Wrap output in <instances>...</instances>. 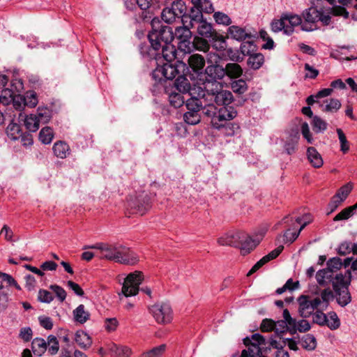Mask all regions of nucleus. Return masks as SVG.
Here are the masks:
<instances>
[{
	"instance_id": "obj_58",
	"label": "nucleus",
	"mask_w": 357,
	"mask_h": 357,
	"mask_svg": "<svg viewBox=\"0 0 357 357\" xmlns=\"http://www.w3.org/2000/svg\"><path fill=\"white\" fill-rule=\"evenodd\" d=\"M14 96L12 90L6 88L1 90L0 92V103L3 105H8Z\"/></svg>"
},
{
	"instance_id": "obj_2",
	"label": "nucleus",
	"mask_w": 357,
	"mask_h": 357,
	"mask_svg": "<svg viewBox=\"0 0 357 357\" xmlns=\"http://www.w3.org/2000/svg\"><path fill=\"white\" fill-rule=\"evenodd\" d=\"M328 10H325L324 0H311L310 7L303 12V17L305 23L314 24L321 22L324 25H328L331 17L328 15Z\"/></svg>"
},
{
	"instance_id": "obj_64",
	"label": "nucleus",
	"mask_w": 357,
	"mask_h": 357,
	"mask_svg": "<svg viewBox=\"0 0 357 357\" xmlns=\"http://www.w3.org/2000/svg\"><path fill=\"white\" fill-rule=\"evenodd\" d=\"M227 54L229 59L235 63L241 62L244 59V56L241 54V51L237 50H232L231 48H229L227 50Z\"/></svg>"
},
{
	"instance_id": "obj_31",
	"label": "nucleus",
	"mask_w": 357,
	"mask_h": 357,
	"mask_svg": "<svg viewBox=\"0 0 357 357\" xmlns=\"http://www.w3.org/2000/svg\"><path fill=\"white\" fill-rule=\"evenodd\" d=\"M160 50L161 52L157 54V55L161 54L167 62H171L176 58V50L172 43L162 46Z\"/></svg>"
},
{
	"instance_id": "obj_59",
	"label": "nucleus",
	"mask_w": 357,
	"mask_h": 357,
	"mask_svg": "<svg viewBox=\"0 0 357 357\" xmlns=\"http://www.w3.org/2000/svg\"><path fill=\"white\" fill-rule=\"evenodd\" d=\"M354 213V208L351 206H349L344 209H343L342 211H340L338 214H337L334 218V221H340V220H348L350 217H351Z\"/></svg>"
},
{
	"instance_id": "obj_25",
	"label": "nucleus",
	"mask_w": 357,
	"mask_h": 357,
	"mask_svg": "<svg viewBox=\"0 0 357 357\" xmlns=\"http://www.w3.org/2000/svg\"><path fill=\"white\" fill-rule=\"evenodd\" d=\"M197 31L199 36L207 38L208 40L213 39V37H216L217 32L213 28L211 24L204 20L202 22H199Z\"/></svg>"
},
{
	"instance_id": "obj_57",
	"label": "nucleus",
	"mask_w": 357,
	"mask_h": 357,
	"mask_svg": "<svg viewBox=\"0 0 357 357\" xmlns=\"http://www.w3.org/2000/svg\"><path fill=\"white\" fill-rule=\"evenodd\" d=\"M327 267L326 268L331 271L333 273L340 270L342 266V262L340 258L336 257L330 259L327 261Z\"/></svg>"
},
{
	"instance_id": "obj_6",
	"label": "nucleus",
	"mask_w": 357,
	"mask_h": 357,
	"mask_svg": "<svg viewBox=\"0 0 357 357\" xmlns=\"http://www.w3.org/2000/svg\"><path fill=\"white\" fill-rule=\"evenodd\" d=\"M186 11L187 7L184 1L174 0L169 6L163 8L161 17L167 24H172L176 20H182Z\"/></svg>"
},
{
	"instance_id": "obj_3",
	"label": "nucleus",
	"mask_w": 357,
	"mask_h": 357,
	"mask_svg": "<svg viewBox=\"0 0 357 357\" xmlns=\"http://www.w3.org/2000/svg\"><path fill=\"white\" fill-rule=\"evenodd\" d=\"M243 343L248 348L242 351L241 357H259L271 350L268 341L259 333L253 334L251 337L244 338Z\"/></svg>"
},
{
	"instance_id": "obj_21",
	"label": "nucleus",
	"mask_w": 357,
	"mask_h": 357,
	"mask_svg": "<svg viewBox=\"0 0 357 357\" xmlns=\"http://www.w3.org/2000/svg\"><path fill=\"white\" fill-rule=\"evenodd\" d=\"M283 248L284 247L282 245H280L277 248L271 251L270 253L263 257L252 267V268L248 273L247 275H251L252 274L257 271L264 264H266L271 260L275 259L281 253Z\"/></svg>"
},
{
	"instance_id": "obj_55",
	"label": "nucleus",
	"mask_w": 357,
	"mask_h": 357,
	"mask_svg": "<svg viewBox=\"0 0 357 357\" xmlns=\"http://www.w3.org/2000/svg\"><path fill=\"white\" fill-rule=\"evenodd\" d=\"M6 132L8 136L14 140L18 139L21 136L20 127L15 123H10L8 126Z\"/></svg>"
},
{
	"instance_id": "obj_4",
	"label": "nucleus",
	"mask_w": 357,
	"mask_h": 357,
	"mask_svg": "<svg viewBox=\"0 0 357 357\" xmlns=\"http://www.w3.org/2000/svg\"><path fill=\"white\" fill-rule=\"evenodd\" d=\"M152 48L159 51L163 45L172 43L174 38L172 29L168 26H161L159 29H153L148 36Z\"/></svg>"
},
{
	"instance_id": "obj_17",
	"label": "nucleus",
	"mask_w": 357,
	"mask_h": 357,
	"mask_svg": "<svg viewBox=\"0 0 357 357\" xmlns=\"http://www.w3.org/2000/svg\"><path fill=\"white\" fill-rule=\"evenodd\" d=\"M282 317L283 319L275 321L274 331L277 334H281L285 331L291 333V328L294 325V321L287 309L283 310Z\"/></svg>"
},
{
	"instance_id": "obj_9",
	"label": "nucleus",
	"mask_w": 357,
	"mask_h": 357,
	"mask_svg": "<svg viewBox=\"0 0 357 357\" xmlns=\"http://www.w3.org/2000/svg\"><path fill=\"white\" fill-rule=\"evenodd\" d=\"M144 280V275L141 271H135L128 275L122 287V293L126 297L135 296L139 290V284Z\"/></svg>"
},
{
	"instance_id": "obj_50",
	"label": "nucleus",
	"mask_w": 357,
	"mask_h": 357,
	"mask_svg": "<svg viewBox=\"0 0 357 357\" xmlns=\"http://www.w3.org/2000/svg\"><path fill=\"white\" fill-rule=\"evenodd\" d=\"M37 116L38 124L47 123L51 117V111L48 108H38L37 113L35 114Z\"/></svg>"
},
{
	"instance_id": "obj_16",
	"label": "nucleus",
	"mask_w": 357,
	"mask_h": 357,
	"mask_svg": "<svg viewBox=\"0 0 357 357\" xmlns=\"http://www.w3.org/2000/svg\"><path fill=\"white\" fill-rule=\"evenodd\" d=\"M227 33L231 38L237 41H244L245 40L255 39L256 38L250 30L245 27L232 25L228 28Z\"/></svg>"
},
{
	"instance_id": "obj_35",
	"label": "nucleus",
	"mask_w": 357,
	"mask_h": 357,
	"mask_svg": "<svg viewBox=\"0 0 357 357\" xmlns=\"http://www.w3.org/2000/svg\"><path fill=\"white\" fill-rule=\"evenodd\" d=\"M47 344L46 341L41 337H36L32 340L31 349L36 356H42L47 350Z\"/></svg>"
},
{
	"instance_id": "obj_14",
	"label": "nucleus",
	"mask_w": 357,
	"mask_h": 357,
	"mask_svg": "<svg viewBox=\"0 0 357 357\" xmlns=\"http://www.w3.org/2000/svg\"><path fill=\"white\" fill-rule=\"evenodd\" d=\"M213 86H215V88L207 89V92L212 96L214 102L218 105L228 107L234 99L232 93L220 89L221 86L219 84H215Z\"/></svg>"
},
{
	"instance_id": "obj_11",
	"label": "nucleus",
	"mask_w": 357,
	"mask_h": 357,
	"mask_svg": "<svg viewBox=\"0 0 357 357\" xmlns=\"http://www.w3.org/2000/svg\"><path fill=\"white\" fill-rule=\"evenodd\" d=\"M156 321L159 324H167L172 319V310L167 303H157L150 308Z\"/></svg>"
},
{
	"instance_id": "obj_40",
	"label": "nucleus",
	"mask_w": 357,
	"mask_h": 357,
	"mask_svg": "<svg viewBox=\"0 0 357 357\" xmlns=\"http://www.w3.org/2000/svg\"><path fill=\"white\" fill-rule=\"evenodd\" d=\"M225 75L231 78H237L239 77L243 73V69L236 63H229L226 65L225 68Z\"/></svg>"
},
{
	"instance_id": "obj_54",
	"label": "nucleus",
	"mask_w": 357,
	"mask_h": 357,
	"mask_svg": "<svg viewBox=\"0 0 357 357\" xmlns=\"http://www.w3.org/2000/svg\"><path fill=\"white\" fill-rule=\"evenodd\" d=\"M312 315V321L314 324H316L319 326H326L328 321V317L326 314H324L322 311L316 310Z\"/></svg>"
},
{
	"instance_id": "obj_62",
	"label": "nucleus",
	"mask_w": 357,
	"mask_h": 357,
	"mask_svg": "<svg viewBox=\"0 0 357 357\" xmlns=\"http://www.w3.org/2000/svg\"><path fill=\"white\" fill-rule=\"evenodd\" d=\"M231 88L234 92L241 94L247 91L248 86L245 81L240 79L231 84Z\"/></svg>"
},
{
	"instance_id": "obj_41",
	"label": "nucleus",
	"mask_w": 357,
	"mask_h": 357,
	"mask_svg": "<svg viewBox=\"0 0 357 357\" xmlns=\"http://www.w3.org/2000/svg\"><path fill=\"white\" fill-rule=\"evenodd\" d=\"M300 343L302 347L308 351H313L317 347V340L312 334H307L301 338Z\"/></svg>"
},
{
	"instance_id": "obj_12",
	"label": "nucleus",
	"mask_w": 357,
	"mask_h": 357,
	"mask_svg": "<svg viewBox=\"0 0 357 357\" xmlns=\"http://www.w3.org/2000/svg\"><path fill=\"white\" fill-rule=\"evenodd\" d=\"M220 59V56L215 53L208 54V63L211 64L206 68L205 73L211 79H221L225 75V68L218 64Z\"/></svg>"
},
{
	"instance_id": "obj_15",
	"label": "nucleus",
	"mask_w": 357,
	"mask_h": 357,
	"mask_svg": "<svg viewBox=\"0 0 357 357\" xmlns=\"http://www.w3.org/2000/svg\"><path fill=\"white\" fill-rule=\"evenodd\" d=\"M264 234V231L257 235L255 238L243 231V237L239 239V247L241 254L245 255L250 252L259 243Z\"/></svg>"
},
{
	"instance_id": "obj_43",
	"label": "nucleus",
	"mask_w": 357,
	"mask_h": 357,
	"mask_svg": "<svg viewBox=\"0 0 357 357\" xmlns=\"http://www.w3.org/2000/svg\"><path fill=\"white\" fill-rule=\"evenodd\" d=\"M167 93H168V98L169 103L172 106H173L175 108H179L183 104H185V100H184L183 96L179 93L176 92H168L167 91Z\"/></svg>"
},
{
	"instance_id": "obj_48",
	"label": "nucleus",
	"mask_w": 357,
	"mask_h": 357,
	"mask_svg": "<svg viewBox=\"0 0 357 357\" xmlns=\"http://www.w3.org/2000/svg\"><path fill=\"white\" fill-rule=\"evenodd\" d=\"M54 137V132L50 127L43 128L39 133V139L45 144H50Z\"/></svg>"
},
{
	"instance_id": "obj_24",
	"label": "nucleus",
	"mask_w": 357,
	"mask_h": 357,
	"mask_svg": "<svg viewBox=\"0 0 357 357\" xmlns=\"http://www.w3.org/2000/svg\"><path fill=\"white\" fill-rule=\"evenodd\" d=\"M335 275L331 271L327 268H324L317 271L316 274V279L320 286L326 287L330 283L333 286Z\"/></svg>"
},
{
	"instance_id": "obj_53",
	"label": "nucleus",
	"mask_w": 357,
	"mask_h": 357,
	"mask_svg": "<svg viewBox=\"0 0 357 357\" xmlns=\"http://www.w3.org/2000/svg\"><path fill=\"white\" fill-rule=\"evenodd\" d=\"M328 321L326 326H327L331 330H336L340 326V321L337 314L335 312H330L328 313Z\"/></svg>"
},
{
	"instance_id": "obj_13",
	"label": "nucleus",
	"mask_w": 357,
	"mask_h": 357,
	"mask_svg": "<svg viewBox=\"0 0 357 357\" xmlns=\"http://www.w3.org/2000/svg\"><path fill=\"white\" fill-rule=\"evenodd\" d=\"M128 206L132 210L133 213L142 215L151 208L149 195L143 192L135 199H130L128 202Z\"/></svg>"
},
{
	"instance_id": "obj_47",
	"label": "nucleus",
	"mask_w": 357,
	"mask_h": 357,
	"mask_svg": "<svg viewBox=\"0 0 357 357\" xmlns=\"http://www.w3.org/2000/svg\"><path fill=\"white\" fill-rule=\"evenodd\" d=\"M269 347L277 349L275 353V357H289V353L283 349V344L273 338L268 340Z\"/></svg>"
},
{
	"instance_id": "obj_36",
	"label": "nucleus",
	"mask_w": 357,
	"mask_h": 357,
	"mask_svg": "<svg viewBox=\"0 0 357 357\" xmlns=\"http://www.w3.org/2000/svg\"><path fill=\"white\" fill-rule=\"evenodd\" d=\"M75 340L77 344L84 349H89L92 344L90 336L82 331H77Z\"/></svg>"
},
{
	"instance_id": "obj_8",
	"label": "nucleus",
	"mask_w": 357,
	"mask_h": 357,
	"mask_svg": "<svg viewBox=\"0 0 357 357\" xmlns=\"http://www.w3.org/2000/svg\"><path fill=\"white\" fill-rule=\"evenodd\" d=\"M342 278V273L335 275L333 288L335 293L337 303L342 307H345L351 303V296L349 291V285L344 284Z\"/></svg>"
},
{
	"instance_id": "obj_61",
	"label": "nucleus",
	"mask_w": 357,
	"mask_h": 357,
	"mask_svg": "<svg viewBox=\"0 0 357 357\" xmlns=\"http://www.w3.org/2000/svg\"><path fill=\"white\" fill-rule=\"evenodd\" d=\"M47 345L49 346V352L52 354H56L59 349V342L54 335H50L47 337Z\"/></svg>"
},
{
	"instance_id": "obj_45",
	"label": "nucleus",
	"mask_w": 357,
	"mask_h": 357,
	"mask_svg": "<svg viewBox=\"0 0 357 357\" xmlns=\"http://www.w3.org/2000/svg\"><path fill=\"white\" fill-rule=\"evenodd\" d=\"M329 10L328 15L331 17V15H335V16H342L344 18H348L349 17V13L347 11L345 8L340 6H334L333 7H331L329 6H327L325 3V10Z\"/></svg>"
},
{
	"instance_id": "obj_23",
	"label": "nucleus",
	"mask_w": 357,
	"mask_h": 357,
	"mask_svg": "<svg viewBox=\"0 0 357 357\" xmlns=\"http://www.w3.org/2000/svg\"><path fill=\"white\" fill-rule=\"evenodd\" d=\"M158 73H161L166 79H172L178 75V70L174 65L170 63V62H167L158 68L153 72V75L155 77Z\"/></svg>"
},
{
	"instance_id": "obj_19",
	"label": "nucleus",
	"mask_w": 357,
	"mask_h": 357,
	"mask_svg": "<svg viewBox=\"0 0 357 357\" xmlns=\"http://www.w3.org/2000/svg\"><path fill=\"white\" fill-rule=\"evenodd\" d=\"M243 237V231H230L218 238V243L220 245H228L235 248L239 247V239Z\"/></svg>"
},
{
	"instance_id": "obj_5",
	"label": "nucleus",
	"mask_w": 357,
	"mask_h": 357,
	"mask_svg": "<svg viewBox=\"0 0 357 357\" xmlns=\"http://www.w3.org/2000/svg\"><path fill=\"white\" fill-rule=\"evenodd\" d=\"M187 111L183 114V120L188 125L195 126L201 121V110L204 111L206 106H203L200 99L191 97L185 100V105Z\"/></svg>"
},
{
	"instance_id": "obj_29",
	"label": "nucleus",
	"mask_w": 357,
	"mask_h": 357,
	"mask_svg": "<svg viewBox=\"0 0 357 357\" xmlns=\"http://www.w3.org/2000/svg\"><path fill=\"white\" fill-rule=\"evenodd\" d=\"M284 20L285 25V34L291 35L295 26H298L302 22L301 17L297 15H284Z\"/></svg>"
},
{
	"instance_id": "obj_42",
	"label": "nucleus",
	"mask_w": 357,
	"mask_h": 357,
	"mask_svg": "<svg viewBox=\"0 0 357 357\" xmlns=\"http://www.w3.org/2000/svg\"><path fill=\"white\" fill-rule=\"evenodd\" d=\"M326 104H321L320 106L322 111L327 112H336L341 107V102L336 98H331L326 100Z\"/></svg>"
},
{
	"instance_id": "obj_22",
	"label": "nucleus",
	"mask_w": 357,
	"mask_h": 357,
	"mask_svg": "<svg viewBox=\"0 0 357 357\" xmlns=\"http://www.w3.org/2000/svg\"><path fill=\"white\" fill-rule=\"evenodd\" d=\"M188 63L193 72L199 75L204 71L206 60L202 55L193 54L188 56Z\"/></svg>"
},
{
	"instance_id": "obj_60",
	"label": "nucleus",
	"mask_w": 357,
	"mask_h": 357,
	"mask_svg": "<svg viewBox=\"0 0 357 357\" xmlns=\"http://www.w3.org/2000/svg\"><path fill=\"white\" fill-rule=\"evenodd\" d=\"M210 40V43H212L213 47L217 50H223L226 47V41L224 37L221 35L216 33V37Z\"/></svg>"
},
{
	"instance_id": "obj_28",
	"label": "nucleus",
	"mask_w": 357,
	"mask_h": 357,
	"mask_svg": "<svg viewBox=\"0 0 357 357\" xmlns=\"http://www.w3.org/2000/svg\"><path fill=\"white\" fill-rule=\"evenodd\" d=\"M19 119L24 121L25 127L30 132H36L38 130V121H37V116L33 114L26 115L22 113H20Z\"/></svg>"
},
{
	"instance_id": "obj_33",
	"label": "nucleus",
	"mask_w": 357,
	"mask_h": 357,
	"mask_svg": "<svg viewBox=\"0 0 357 357\" xmlns=\"http://www.w3.org/2000/svg\"><path fill=\"white\" fill-rule=\"evenodd\" d=\"M109 351L116 357H130L132 354V349L128 346L115 344L111 345Z\"/></svg>"
},
{
	"instance_id": "obj_30",
	"label": "nucleus",
	"mask_w": 357,
	"mask_h": 357,
	"mask_svg": "<svg viewBox=\"0 0 357 357\" xmlns=\"http://www.w3.org/2000/svg\"><path fill=\"white\" fill-rule=\"evenodd\" d=\"M73 314L76 322L83 324L86 323L91 317L88 310H86L83 304L78 305L73 311Z\"/></svg>"
},
{
	"instance_id": "obj_10",
	"label": "nucleus",
	"mask_w": 357,
	"mask_h": 357,
	"mask_svg": "<svg viewBox=\"0 0 357 357\" xmlns=\"http://www.w3.org/2000/svg\"><path fill=\"white\" fill-rule=\"evenodd\" d=\"M120 247L121 244L118 243L110 244L98 243L88 248L91 249L98 250L100 251V258L109 261H114L118 263Z\"/></svg>"
},
{
	"instance_id": "obj_38",
	"label": "nucleus",
	"mask_w": 357,
	"mask_h": 357,
	"mask_svg": "<svg viewBox=\"0 0 357 357\" xmlns=\"http://www.w3.org/2000/svg\"><path fill=\"white\" fill-rule=\"evenodd\" d=\"M264 62V57L261 53H253L250 54L247 61L248 66L253 70L259 69Z\"/></svg>"
},
{
	"instance_id": "obj_20",
	"label": "nucleus",
	"mask_w": 357,
	"mask_h": 357,
	"mask_svg": "<svg viewBox=\"0 0 357 357\" xmlns=\"http://www.w3.org/2000/svg\"><path fill=\"white\" fill-rule=\"evenodd\" d=\"M119 256L118 263L125 265L132 266L136 264L139 260L138 255L135 252L121 244Z\"/></svg>"
},
{
	"instance_id": "obj_7",
	"label": "nucleus",
	"mask_w": 357,
	"mask_h": 357,
	"mask_svg": "<svg viewBox=\"0 0 357 357\" xmlns=\"http://www.w3.org/2000/svg\"><path fill=\"white\" fill-rule=\"evenodd\" d=\"M298 312L303 318H308L321 305V298L319 296L312 297L308 295H301L298 299Z\"/></svg>"
},
{
	"instance_id": "obj_26",
	"label": "nucleus",
	"mask_w": 357,
	"mask_h": 357,
	"mask_svg": "<svg viewBox=\"0 0 357 357\" xmlns=\"http://www.w3.org/2000/svg\"><path fill=\"white\" fill-rule=\"evenodd\" d=\"M54 155L59 158H66L70 153V148L69 145L63 141H58L55 142L52 147Z\"/></svg>"
},
{
	"instance_id": "obj_27",
	"label": "nucleus",
	"mask_w": 357,
	"mask_h": 357,
	"mask_svg": "<svg viewBox=\"0 0 357 357\" xmlns=\"http://www.w3.org/2000/svg\"><path fill=\"white\" fill-rule=\"evenodd\" d=\"M307 158L309 162L314 168H319L324 164L321 154L314 147L311 146L307 149Z\"/></svg>"
},
{
	"instance_id": "obj_18",
	"label": "nucleus",
	"mask_w": 357,
	"mask_h": 357,
	"mask_svg": "<svg viewBox=\"0 0 357 357\" xmlns=\"http://www.w3.org/2000/svg\"><path fill=\"white\" fill-rule=\"evenodd\" d=\"M204 20L203 15L199 10H196L194 8H192L189 14H184L183 17L181 20L183 25L186 26L188 28L196 29Z\"/></svg>"
},
{
	"instance_id": "obj_51",
	"label": "nucleus",
	"mask_w": 357,
	"mask_h": 357,
	"mask_svg": "<svg viewBox=\"0 0 357 357\" xmlns=\"http://www.w3.org/2000/svg\"><path fill=\"white\" fill-rule=\"evenodd\" d=\"M353 189V184L352 183L349 182L347 184L342 186L336 192V194L334 195L337 198L340 199V201L344 202L349 193L351 192Z\"/></svg>"
},
{
	"instance_id": "obj_56",
	"label": "nucleus",
	"mask_w": 357,
	"mask_h": 357,
	"mask_svg": "<svg viewBox=\"0 0 357 357\" xmlns=\"http://www.w3.org/2000/svg\"><path fill=\"white\" fill-rule=\"evenodd\" d=\"M208 42L210 41L207 38L196 37L194 39L193 44L197 50L206 52L209 50Z\"/></svg>"
},
{
	"instance_id": "obj_32",
	"label": "nucleus",
	"mask_w": 357,
	"mask_h": 357,
	"mask_svg": "<svg viewBox=\"0 0 357 357\" xmlns=\"http://www.w3.org/2000/svg\"><path fill=\"white\" fill-rule=\"evenodd\" d=\"M174 86L176 89L181 93H190L192 86L189 80L185 76L181 75L175 80Z\"/></svg>"
},
{
	"instance_id": "obj_49",
	"label": "nucleus",
	"mask_w": 357,
	"mask_h": 357,
	"mask_svg": "<svg viewBox=\"0 0 357 357\" xmlns=\"http://www.w3.org/2000/svg\"><path fill=\"white\" fill-rule=\"evenodd\" d=\"M311 124L313 130L317 133L324 132L327 128V123L317 116H313Z\"/></svg>"
},
{
	"instance_id": "obj_39",
	"label": "nucleus",
	"mask_w": 357,
	"mask_h": 357,
	"mask_svg": "<svg viewBox=\"0 0 357 357\" xmlns=\"http://www.w3.org/2000/svg\"><path fill=\"white\" fill-rule=\"evenodd\" d=\"M305 319V318H303V319L297 321L295 318H293L294 325L291 328V334L294 335L296 333L297 331L305 333L310 330L311 325L309 321Z\"/></svg>"
},
{
	"instance_id": "obj_1",
	"label": "nucleus",
	"mask_w": 357,
	"mask_h": 357,
	"mask_svg": "<svg viewBox=\"0 0 357 357\" xmlns=\"http://www.w3.org/2000/svg\"><path fill=\"white\" fill-rule=\"evenodd\" d=\"M204 114L211 118V123L214 128L219 130L231 125L232 132L229 134H233L234 129L238 128L237 125L228 123L237 114L236 111L232 107H222L218 109L214 105L209 104L204 108Z\"/></svg>"
},
{
	"instance_id": "obj_52",
	"label": "nucleus",
	"mask_w": 357,
	"mask_h": 357,
	"mask_svg": "<svg viewBox=\"0 0 357 357\" xmlns=\"http://www.w3.org/2000/svg\"><path fill=\"white\" fill-rule=\"evenodd\" d=\"M256 50V45L254 44V39L248 40L243 42L240 47V51L243 56L250 55Z\"/></svg>"
},
{
	"instance_id": "obj_46",
	"label": "nucleus",
	"mask_w": 357,
	"mask_h": 357,
	"mask_svg": "<svg viewBox=\"0 0 357 357\" xmlns=\"http://www.w3.org/2000/svg\"><path fill=\"white\" fill-rule=\"evenodd\" d=\"M167 348L166 344H162L158 347H153V349L144 352L139 357H161L164 354Z\"/></svg>"
},
{
	"instance_id": "obj_63",
	"label": "nucleus",
	"mask_w": 357,
	"mask_h": 357,
	"mask_svg": "<svg viewBox=\"0 0 357 357\" xmlns=\"http://www.w3.org/2000/svg\"><path fill=\"white\" fill-rule=\"evenodd\" d=\"M213 17L215 22L220 24L229 25L231 23L230 17L222 12H215Z\"/></svg>"
},
{
	"instance_id": "obj_37",
	"label": "nucleus",
	"mask_w": 357,
	"mask_h": 357,
	"mask_svg": "<svg viewBox=\"0 0 357 357\" xmlns=\"http://www.w3.org/2000/svg\"><path fill=\"white\" fill-rule=\"evenodd\" d=\"M298 139V132H294L289 135L284 145V150L287 154L291 155L295 153Z\"/></svg>"
},
{
	"instance_id": "obj_44",
	"label": "nucleus",
	"mask_w": 357,
	"mask_h": 357,
	"mask_svg": "<svg viewBox=\"0 0 357 357\" xmlns=\"http://www.w3.org/2000/svg\"><path fill=\"white\" fill-rule=\"evenodd\" d=\"M175 37L178 41L190 40L192 37V32L190 29L186 26L177 27L174 33Z\"/></svg>"
},
{
	"instance_id": "obj_34",
	"label": "nucleus",
	"mask_w": 357,
	"mask_h": 357,
	"mask_svg": "<svg viewBox=\"0 0 357 357\" xmlns=\"http://www.w3.org/2000/svg\"><path fill=\"white\" fill-rule=\"evenodd\" d=\"M193 7L196 10L202 13H211L214 11L212 3L209 0H191Z\"/></svg>"
}]
</instances>
